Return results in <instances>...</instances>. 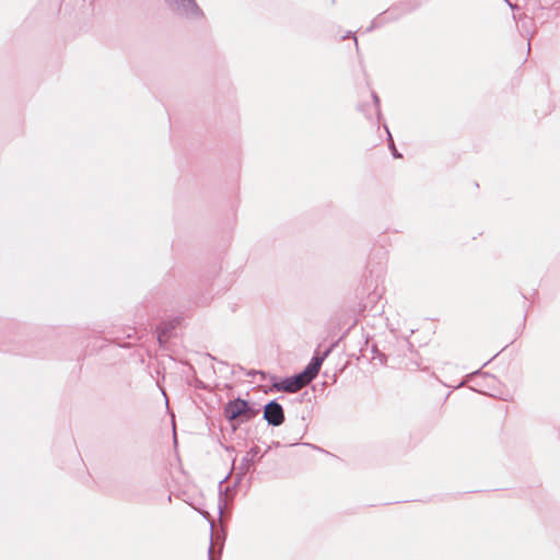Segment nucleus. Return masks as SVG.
<instances>
[{
    "mask_svg": "<svg viewBox=\"0 0 560 560\" xmlns=\"http://www.w3.org/2000/svg\"><path fill=\"white\" fill-rule=\"evenodd\" d=\"M395 12V8L385 11L382 15L371 22V25L366 28V32H371L374 28L382 26L386 21L397 19L400 14H396Z\"/></svg>",
    "mask_w": 560,
    "mask_h": 560,
    "instance_id": "7",
    "label": "nucleus"
},
{
    "mask_svg": "<svg viewBox=\"0 0 560 560\" xmlns=\"http://www.w3.org/2000/svg\"><path fill=\"white\" fill-rule=\"evenodd\" d=\"M323 361L324 357H313L307 366L302 372H300L308 383H311L317 376Z\"/></svg>",
    "mask_w": 560,
    "mask_h": 560,
    "instance_id": "6",
    "label": "nucleus"
},
{
    "mask_svg": "<svg viewBox=\"0 0 560 560\" xmlns=\"http://www.w3.org/2000/svg\"><path fill=\"white\" fill-rule=\"evenodd\" d=\"M410 10H412V8H407L406 10H404V12H408Z\"/></svg>",
    "mask_w": 560,
    "mask_h": 560,
    "instance_id": "12",
    "label": "nucleus"
},
{
    "mask_svg": "<svg viewBox=\"0 0 560 560\" xmlns=\"http://www.w3.org/2000/svg\"><path fill=\"white\" fill-rule=\"evenodd\" d=\"M171 328L166 326H160L158 328V340L162 345L167 339V332Z\"/></svg>",
    "mask_w": 560,
    "mask_h": 560,
    "instance_id": "9",
    "label": "nucleus"
},
{
    "mask_svg": "<svg viewBox=\"0 0 560 560\" xmlns=\"http://www.w3.org/2000/svg\"><path fill=\"white\" fill-rule=\"evenodd\" d=\"M372 98H373V103L375 106L377 119L380 120V118H381L380 97L377 96V94L375 92H372Z\"/></svg>",
    "mask_w": 560,
    "mask_h": 560,
    "instance_id": "10",
    "label": "nucleus"
},
{
    "mask_svg": "<svg viewBox=\"0 0 560 560\" xmlns=\"http://www.w3.org/2000/svg\"><path fill=\"white\" fill-rule=\"evenodd\" d=\"M385 129H386L387 135H388V138H387V140H388V147H389V149H390V151H392L393 156H394L395 159L401 158V154L397 151V149H396V147H395V143H394L393 137H392V135H390V132H389L388 128H387V127H385Z\"/></svg>",
    "mask_w": 560,
    "mask_h": 560,
    "instance_id": "8",
    "label": "nucleus"
},
{
    "mask_svg": "<svg viewBox=\"0 0 560 560\" xmlns=\"http://www.w3.org/2000/svg\"><path fill=\"white\" fill-rule=\"evenodd\" d=\"M353 40L355 43V46L358 47V39H357V37H353Z\"/></svg>",
    "mask_w": 560,
    "mask_h": 560,
    "instance_id": "11",
    "label": "nucleus"
},
{
    "mask_svg": "<svg viewBox=\"0 0 560 560\" xmlns=\"http://www.w3.org/2000/svg\"><path fill=\"white\" fill-rule=\"evenodd\" d=\"M264 419L268 424L278 427L284 421V412L282 406L277 400H270L264 407Z\"/></svg>",
    "mask_w": 560,
    "mask_h": 560,
    "instance_id": "2",
    "label": "nucleus"
},
{
    "mask_svg": "<svg viewBox=\"0 0 560 560\" xmlns=\"http://www.w3.org/2000/svg\"><path fill=\"white\" fill-rule=\"evenodd\" d=\"M224 415L225 418L230 421L235 420L242 416H244L246 420H249L256 415V411L252 409L248 401L236 398L226 404L224 407Z\"/></svg>",
    "mask_w": 560,
    "mask_h": 560,
    "instance_id": "1",
    "label": "nucleus"
},
{
    "mask_svg": "<svg viewBox=\"0 0 560 560\" xmlns=\"http://www.w3.org/2000/svg\"><path fill=\"white\" fill-rule=\"evenodd\" d=\"M178 13L187 19L201 18L202 11L195 0H173Z\"/></svg>",
    "mask_w": 560,
    "mask_h": 560,
    "instance_id": "4",
    "label": "nucleus"
},
{
    "mask_svg": "<svg viewBox=\"0 0 560 560\" xmlns=\"http://www.w3.org/2000/svg\"><path fill=\"white\" fill-rule=\"evenodd\" d=\"M349 34H350V33L345 34L343 39H347V37L349 36Z\"/></svg>",
    "mask_w": 560,
    "mask_h": 560,
    "instance_id": "13",
    "label": "nucleus"
},
{
    "mask_svg": "<svg viewBox=\"0 0 560 560\" xmlns=\"http://www.w3.org/2000/svg\"><path fill=\"white\" fill-rule=\"evenodd\" d=\"M260 453L258 446H252L245 455L242 457L241 463L237 467V479L241 480L249 470L250 467L256 463L257 457Z\"/></svg>",
    "mask_w": 560,
    "mask_h": 560,
    "instance_id": "5",
    "label": "nucleus"
},
{
    "mask_svg": "<svg viewBox=\"0 0 560 560\" xmlns=\"http://www.w3.org/2000/svg\"><path fill=\"white\" fill-rule=\"evenodd\" d=\"M219 512H220V514L222 513V506L221 505H219Z\"/></svg>",
    "mask_w": 560,
    "mask_h": 560,
    "instance_id": "15",
    "label": "nucleus"
},
{
    "mask_svg": "<svg viewBox=\"0 0 560 560\" xmlns=\"http://www.w3.org/2000/svg\"><path fill=\"white\" fill-rule=\"evenodd\" d=\"M349 34H350V33L345 34L343 39H347V37L349 36Z\"/></svg>",
    "mask_w": 560,
    "mask_h": 560,
    "instance_id": "14",
    "label": "nucleus"
},
{
    "mask_svg": "<svg viewBox=\"0 0 560 560\" xmlns=\"http://www.w3.org/2000/svg\"><path fill=\"white\" fill-rule=\"evenodd\" d=\"M308 384L310 383L305 380V377L301 373H298L293 376L285 377L280 383H276L275 387L277 390H282L285 393H295Z\"/></svg>",
    "mask_w": 560,
    "mask_h": 560,
    "instance_id": "3",
    "label": "nucleus"
}]
</instances>
